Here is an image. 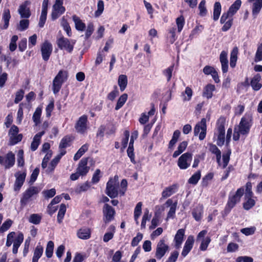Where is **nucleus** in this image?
Instances as JSON below:
<instances>
[{
  "mask_svg": "<svg viewBox=\"0 0 262 262\" xmlns=\"http://www.w3.org/2000/svg\"><path fill=\"white\" fill-rule=\"evenodd\" d=\"M222 10V6L219 2H215L213 6V19L216 21L219 19Z\"/></svg>",
  "mask_w": 262,
  "mask_h": 262,
  "instance_id": "obj_35",
  "label": "nucleus"
},
{
  "mask_svg": "<svg viewBox=\"0 0 262 262\" xmlns=\"http://www.w3.org/2000/svg\"><path fill=\"white\" fill-rule=\"evenodd\" d=\"M238 53V49L237 47H234L230 53V66L232 68H234L236 66Z\"/></svg>",
  "mask_w": 262,
  "mask_h": 262,
  "instance_id": "obj_32",
  "label": "nucleus"
},
{
  "mask_svg": "<svg viewBox=\"0 0 262 262\" xmlns=\"http://www.w3.org/2000/svg\"><path fill=\"white\" fill-rule=\"evenodd\" d=\"M229 19L225 21L224 25L222 27V31L223 32H226L229 30L233 25V17H229Z\"/></svg>",
  "mask_w": 262,
  "mask_h": 262,
  "instance_id": "obj_61",
  "label": "nucleus"
},
{
  "mask_svg": "<svg viewBox=\"0 0 262 262\" xmlns=\"http://www.w3.org/2000/svg\"><path fill=\"white\" fill-rule=\"evenodd\" d=\"M187 145L188 142L186 141H184L180 143L178 145L177 150L173 152L172 157L176 158L178 157L186 149Z\"/></svg>",
  "mask_w": 262,
  "mask_h": 262,
  "instance_id": "obj_37",
  "label": "nucleus"
},
{
  "mask_svg": "<svg viewBox=\"0 0 262 262\" xmlns=\"http://www.w3.org/2000/svg\"><path fill=\"white\" fill-rule=\"evenodd\" d=\"M242 5L241 0H236L229 7L226 12H224L220 19V23L223 24L229 17H232L239 9Z\"/></svg>",
  "mask_w": 262,
  "mask_h": 262,
  "instance_id": "obj_7",
  "label": "nucleus"
},
{
  "mask_svg": "<svg viewBox=\"0 0 262 262\" xmlns=\"http://www.w3.org/2000/svg\"><path fill=\"white\" fill-rule=\"evenodd\" d=\"M15 162L14 154L9 151L6 155L5 159L0 155V164L4 165L5 168H10L14 166Z\"/></svg>",
  "mask_w": 262,
  "mask_h": 262,
  "instance_id": "obj_16",
  "label": "nucleus"
},
{
  "mask_svg": "<svg viewBox=\"0 0 262 262\" xmlns=\"http://www.w3.org/2000/svg\"><path fill=\"white\" fill-rule=\"evenodd\" d=\"M215 90V86L214 84L209 83L204 88L203 92V96L207 99H211L213 96V92Z\"/></svg>",
  "mask_w": 262,
  "mask_h": 262,
  "instance_id": "obj_26",
  "label": "nucleus"
},
{
  "mask_svg": "<svg viewBox=\"0 0 262 262\" xmlns=\"http://www.w3.org/2000/svg\"><path fill=\"white\" fill-rule=\"evenodd\" d=\"M75 42V40H70L63 35H61L56 40V43L58 48L62 50H66L69 53L73 52Z\"/></svg>",
  "mask_w": 262,
  "mask_h": 262,
  "instance_id": "obj_6",
  "label": "nucleus"
},
{
  "mask_svg": "<svg viewBox=\"0 0 262 262\" xmlns=\"http://www.w3.org/2000/svg\"><path fill=\"white\" fill-rule=\"evenodd\" d=\"M53 51L52 43L48 40H45L40 46V51L42 59L45 61L49 60Z\"/></svg>",
  "mask_w": 262,
  "mask_h": 262,
  "instance_id": "obj_12",
  "label": "nucleus"
},
{
  "mask_svg": "<svg viewBox=\"0 0 262 262\" xmlns=\"http://www.w3.org/2000/svg\"><path fill=\"white\" fill-rule=\"evenodd\" d=\"M41 218V216L39 214L34 213L30 215L29 221L33 224L38 225L40 223Z\"/></svg>",
  "mask_w": 262,
  "mask_h": 262,
  "instance_id": "obj_51",
  "label": "nucleus"
},
{
  "mask_svg": "<svg viewBox=\"0 0 262 262\" xmlns=\"http://www.w3.org/2000/svg\"><path fill=\"white\" fill-rule=\"evenodd\" d=\"M211 242V238L209 236L206 237L201 242V245L200 246V249L201 251H206L207 249V247Z\"/></svg>",
  "mask_w": 262,
  "mask_h": 262,
  "instance_id": "obj_60",
  "label": "nucleus"
},
{
  "mask_svg": "<svg viewBox=\"0 0 262 262\" xmlns=\"http://www.w3.org/2000/svg\"><path fill=\"white\" fill-rule=\"evenodd\" d=\"M89 158H83L80 161L76 170L81 174V176H85L90 170V167L87 166Z\"/></svg>",
  "mask_w": 262,
  "mask_h": 262,
  "instance_id": "obj_19",
  "label": "nucleus"
},
{
  "mask_svg": "<svg viewBox=\"0 0 262 262\" xmlns=\"http://www.w3.org/2000/svg\"><path fill=\"white\" fill-rule=\"evenodd\" d=\"M252 185L250 182H248L246 184L245 188V198H252L253 193L252 190Z\"/></svg>",
  "mask_w": 262,
  "mask_h": 262,
  "instance_id": "obj_58",
  "label": "nucleus"
},
{
  "mask_svg": "<svg viewBox=\"0 0 262 262\" xmlns=\"http://www.w3.org/2000/svg\"><path fill=\"white\" fill-rule=\"evenodd\" d=\"M38 188L35 186H31L28 188L23 193L20 199V203L21 206L26 205L29 199L34 194L38 193Z\"/></svg>",
  "mask_w": 262,
  "mask_h": 262,
  "instance_id": "obj_14",
  "label": "nucleus"
},
{
  "mask_svg": "<svg viewBox=\"0 0 262 262\" xmlns=\"http://www.w3.org/2000/svg\"><path fill=\"white\" fill-rule=\"evenodd\" d=\"M63 4V0H55L51 15L53 20L57 19L65 12L66 9Z\"/></svg>",
  "mask_w": 262,
  "mask_h": 262,
  "instance_id": "obj_8",
  "label": "nucleus"
},
{
  "mask_svg": "<svg viewBox=\"0 0 262 262\" xmlns=\"http://www.w3.org/2000/svg\"><path fill=\"white\" fill-rule=\"evenodd\" d=\"M12 223L13 222L11 220L7 219L3 223L2 226L0 227V232L4 233L7 231L11 226Z\"/></svg>",
  "mask_w": 262,
  "mask_h": 262,
  "instance_id": "obj_57",
  "label": "nucleus"
},
{
  "mask_svg": "<svg viewBox=\"0 0 262 262\" xmlns=\"http://www.w3.org/2000/svg\"><path fill=\"white\" fill-rule=\"evenodd\" d=\"M128 98V95L126 93L121 95L118 98L117 104L115 106V110L117 111L121 108L125 104Z\"/></svg>",
  "mask_w": 262,
  "mask_h": 262,
  "instance_id": "obj_40",
  "label": "nucleus"
},
{
  "mask_svg": "<svg viewBox=\"0 0 262 262\" xmlns=\"http://www.w3.org/2000/svg\"><path fill=\"white\" fill-rule=\"evenodd\" d=\"M17 166L18 167H23L25 165V160L24 157V150L20 149L17 153Z\"/></svg>",
  "mask_w": 262,
  "mask_h": 262,
  "instance_id": "obj_56",
  "label": "nucleus"
},
{
  "mask_svg": "<svg viewBox=\"0 0 262 262\" xmlns=\"http://www.w3.org/2000/svg\"><path fill=\"white\" fill-rule=\"evenodd\" d=\"M200 130L201 132L199 134V138L200 140H203L206 137L207 131L206 119L204 118H202L201 121L195 125L194 128V135L198 136Z\"/></svg>",
  "mask_w": 262,
  "mask_h": 262,
  "instance_id": "obj_10",
  "label": "nucleus"
},
{
  "mask_svg": "<svg viewBox=\"0 0 262 262\" xmlns=\"http://www.w3.org/2000/svg\"><path fill=\"white\" fill-rule=\"evenodd\" d=\"M16 180L14 184L13 189L15 191L18 192L20 190L25 181L26 173L24 172L20 173L18 172L15 174Z\"/></svg>",
  "mask_w": 262,
  "mask_h": 262,
  "instance_id": "obj_18",
  "label": "nucleus"
},
{
  "mask_svg": "<svg viewBox=\"0 0 262 262\" xmlns=\"http://www.w3.org/2000/svg\"><path fill=\"white\" fill-rule=\"evenodd\" d=\"M198 9L199 10V15L201 17L205 16L207 13L208 11L206 7V1L202 0L200 3L198 7Z\"/></svg>",
  "mask_w": 262,
  "mask_h": 262,
  "instance_id": "obj_45",
  "label": "nucleus"
},
{
  "mask_svg": "<svg viewBox=\"0 0 262 262\" xmlns=\"http://www.w3.org/2000/svg\"><path fill=\"white\" fill-rule=\"evenodd\" d=\"M91 234V230L89 228H80L77 231V236L82 239H88L90 238Z\"/></svg>",
  "mask_w": 262,
  "mask_h": 262,
  "instance_id": "obj_31",
  "label": "nucleus"
},
{
  "mask_svg": "<svg viewBox=\"0 0 262 262\" xmlns=\"http://www.w3.org/2000/svg\"><path fill=\"white\" fill-rule=\"evenodd\" d=\"M23 138V136L21 134H18L16 135L10 136L9 139V144L10 145H14L20 142L22 140Z\"/></svg>",
  "mask_w": 262,
  "mask_h": 262,
  "instance_id": "obj_50",
  "label": "nucleus"
},
{
  "mask_svg": "<svg viewBox=\"0 0 262 262\" xmlns=\"http://www.w3.org/2000/svg\"><path fill=\"white\" fill-rule=\"evenodd\" d=\"M72 19L75 23V28L77 31H83L85 29V24L82 22L78 16L74 15L72 16Z\"/></svg>",
  "mask_w": 262,
  "mask_h": 262,
  "instance_id": "obj_29",
  "label": "nucleus"
},
{
  "mask_svg": "<svg viewBox=\"0 0 262 262\" xmlns=\"http://www.w3.org/2000/svg\"><path fill=\"white\" fill-rule=\"evenodd\" d=\"M69 73L66 70H60L53 80L52 91L54 94H57L60 90L62 84L68 79Z\"/></svg>",
  "mask_w": 262,
  "mask_h": 262,
  "instance_id": "obj_2",
  "label": "nucleus"
},
{
  "mask_svg": "<svg viewBox=\"0 0 262 262\" xmlns=\"http://www.w3.org/2000/svg\"><path fill=\"white\" fill-rule=\"evenodd\" d=\"M29 20L27 18L21 19L19 24L17 25V29L20 31L27 30L29 26Z\"/></svg>",
  "mask_w": 262,
  "mask_h": 262,
  "instance_id": "obj_44",
  "label": "nucleus"
},
{
  "mask_svg": "<svg viewBox=\"0 0 262 262\" xmlns=\"http://www.w3.org/2000/svg\"><path fill=\"white\" fill-rule=\"evenodd\" d=\"M143 236V235L142 233L138 232L137 235L133 238L131 242V246L132 247L137 246L140 242L142 239Z\"/></svg>",
  "mask_w": 262,
  "mask_h": 262,
  "instance_id": "obj_62",
  "label": "nucleus"
},
{
  "mask_svg": "<svg viewBox=\"0 0 262 262\" xmlns=\"http://www.w3.org/2000/svg\"><path fill=\"white\" fill-rule=\"evenodd\" d=\"M43 251V247L41 245H37L34 251L33 256L32 257V262H38V259L42 255Z\"/></svg>",
  "mask_w": 262,
  "mask_h": 262,
  "instance_id": "obj_36",
  "label": "nucleus"
},
{
  "mask_svg": "<svg viewBox=\"0 0 262 262\" xmlns=\"http://www.w3.org/2000/svg\"><path fill=\"white\" fill-rule=\"evenodd\" d=\"M61 26L66 32L68 37H71L72 35L71 27L67 20L63 16L61 20Z\"/></svg>",
  "mask_w": 262,
  "mask_h": 262,
  "instance_id": "obj_38",
  "label": "nucleus"
},
{
  "mask_svg": "<svg viewBox=\"0 0 262 262\" xmlns=\"http://www.w3.org/2000/svg\"><path fill=\"white\" fill-rule=\"evenodd\" d=\"M60 160V159L57 156L52 160L47 169L49 173L52 172L54 170Z\"/></svg>",
  "mask_w": 262,
  "mask_h": 262,
  "instance_id": "obj_53",
  "label": "nucleus"
},
{
  "mask_svg": "<svg viewBox=\"0 0 262 262\" xmlns=\"http://www.w3.org/2000/svg\"><path fill=\"white\" fill-rule=\"evenodd\" d=\"M151 217V214H149V211L146 210L144 212L142 216L141 224V229H145L146 228V224L147 221H149Z\"/></svg>",
  "mask_w": 262,
  "mask_h": 262,
  "instance_id": "obj_52",
  "label": "nucleus"
},
{
  "mask_svg": "<svg viewBox=\"0 0 262 262\" xmlns=\"http://www.w3.org/2000/svg\"><path fill=\"white\" fill-rule=\"evenodd\" d=\"M179 187V185L178 184L174 183L165 188L162 192V198L163 199H166L170 196L178 191Z\"/></svg>",
  "mask_w": 262,
  "mask_h": 262,
  "instance_id": "obj_20",
  "label": "nucleus"
},
{
  "mask_svg": "<svg viewBox=\"0 0 262 262\" xmlns=\"http://www.w3.org/2000/svg\"><path fill=\"white\" fill-rule=\"evenodd\" d=\"M41 115V109L40 108L37 107L32 117L33 120L36 124H37L40 122Z\"/></svg>",
  "mask_w": 262,
  "mask_h": 262,
  "instance_id": "obj_59",
  "label": "nucleus"
},
{
  "mask_svg": "<svg viewBox=\"0 0 262 262\" xmlns=\"http://www.w3.org/2000/svg\"><path fill=\"white\" fill-rule=\"evenodd\" d=\"M201 177V171L200 170H198L189 179L188 183L190 184L196 185Z\"/></svg>",
  "mask_w": 262,
  "mask_h": 262,
  "instance_id": "obj_43",
  "label": "nucleus"
},
{
  "mask_svg": "<svg viewBox=\"0 0 262 262\" xmlns=\"http://www.w3.org/2000/svg\"><path fill=\"white\" fill-rule=\"evenodd\" d=\"M220 60L222 65V70L223 73H226L228 70V60L227 58V53L222 51L220 55Z\"/></svg>",
  "mask_w": 262,
  "mask_h": 262,
  "instance_id": "obj_24",
  "label": "nucleus"
},
{
  "mask_svg": "<svg viewBox=\"0 0 262 262\" xmlns=\"http://www.w3.org/2000/svg\"><path fill=\"white\" fill-rule=\"evenodd\" d=\"M261 76L260 74H255L251 79L250 85L254 91H258L262 88V84L260 83Z\"/></svg>",
  "mask_w": 262,
  "mask_h": 262,
  "instance_id": "obj_22",
  "label": "nucleus"
},
{
  "mask_svg": "<svg viewBox=\"0 0 262 262\" xmlns=\"http://www.w3.org/2000/svg\"><path fill=\"white\" fill-rule=\"evenodd\" d=\"M252 117L250 114H246L241 120L238 126L239 133L242 135H247L249 132L252 125Z\"/></svg>",
  "mask_w": 262,
  "mask_h": 262,
  "instance_id": "obj_5",
  "label": "nucleus"
},
{
  "mask_svg": "<svg viewBox=\"0 0 262 262\" xmlns=\"http://www.w3.org/2000/svg\"><path fill=\"white\" fill-rule=\"evenodd\" d=\"M194 242V240L193 236L189 235L188 237V238L184 244V247H183V250H182V252L181 253L183 257H185L189 253V252L191 251V250L192 249V248L193 247Z\"/></svg>",
  "mask_w": 262,
  "mask_h": 262,
  "instance_id": "obj_21",
  "label": "nucleus"
},
{
  "mask_svg": "<svg viewBox=\"0 0 262 262\" xmlns=\"http://www.w3.org/2000/svg\"><path fill=\"white\" fill-rule=\"evenodd\" d=\"M108 229L111 232H106L103 236V240L105 243L108 242L109 241L112 239L113 238L114 233L115 232V227L113 225H111L109 227Z\"/></svg>",
  "mask_w": 262,
  "mask_h": 262,
  "instance_id": "obj_42",
  "label": "nucleus"
},
{
  "mask_svg": "<svg viewBox=\"0 0 262 262\" xmlns=\"http://www.w3.org/2000/svg\"><path fill=\"white\" fill-rule=\"evenodd\" d=\"M262 60V42L258 46L255 54V61H260Z\"/></svg>",
  "mask_w": 262,
  "mask_h": 262,
  "instance_id": "obj_64",
  "label": "nucleus"
},
{
  "mask_svg": "<svg viewBox=\"0 0 262 262\" xmlns=\"http://www.w3.org/2000/svg\"><path fill=\"white\" fill-rule=\"evenodd\" d=\"M66 206L64 204H61L57 214V222L61 223L64 216L66 212Z\"/></svg>",
  "mask_w": 262,
  "mask_h": 262,
  "instance_id": "obj_47",
  "label": "nucleus"
},
{
  "mask_svg": "<svg viewBox=\"0 0 262 262\" xmlns=\"http://www.w3.org/2000/svg\"><path fill=\"white\" fill-rule=\"evenodd\" d=\"M176 21L178 27V31L180 33L182 31L185 23V18L184 16L181 15L177 18Z\"/></svg>",
  "mask_w": 262,
  "mask_h": 262,
  "instance_id": "obj_55",
  "label": "nucleus"
},
{
  "mask_svg": "<svg viewBox=\"0 0 262 262\" xmlns=\"http://www.w3.org/2000/svg\"><path fill=\"white\" fill-rule=\"evenodd\" d=\"M88 116L83 115L80 117L77 121L75 128L77 133L84 134L88 129Z\"/></svg>",
  "mask_w": 262,
  "mask_h": 262,
  "instance_id": "obj_15",
  "label": "nucleus"
},
{
  "mask_svg": "<svg viewBox=\"0 0 262 262\" xmlns=\"http://www.w3.org/2000/svg\"><path fill=\"white\" fill-rule=\"evenodd\" d=\"M203 213V206L202 205H198L194 208L192 211V215L196 221L201 220Z\"/></svg>",
  "mask_w": 262,
  "mask_h": 262,
  "instance_id": "obj_28",
  "label": "nucleus"
},
{
  "mask_svg": "<svg viewBox=\"0 0 262 262\" xmlns=\"http://www.w3.org/2000/svg\"><path fill=\"white\" fill-rule=\"evenodd\" d=\"M118 177L115 176L114 178H111L106 183L105 193L111 199L118 196L119 194Z\"/></svg>",
  "mask_w": 262,
  "mask_h": 262,
  "instance_id": "obj_3",
  "label": "nucleus"
},
{
  "mask_svg": "<svg viewBox=\"0 0 262 262\" xmlns=\"http://www.w3.org/2000/svg\"><path fill=\"white\" fill-rule=\"evenodd\" d=\"M249 3H251L253 1L255 2L253 4L252 6V15L254 18H256L260 12L262 8V0H248Z\"/></svg>",
  "mask_w": 262,
  "mask_h": 262,
  "instance_id": "obj_27",
  "label": "nucleus"
},
{
  "mask_svg": "<svg viewBox=\"0 0 262 262\" xmlns=\"http://www.w3.org/2000/svg\"><path fill=\"white\" fill-rule=\"evenodd\" d=\"M54 248V242L52 241H50L48 242L47 247L46 248V255L48 258H51L53 253V250Z\"/></svg>",
  "mask_w": 262,
  "mask_h": 262,
  "instance_id": "obj_46",
  "label": "nucleus"
},
{
  "mask_svg": "<svg viewBox=\"0 0 262 262\" xmlns=\"http://www.w3.org/2000/svg\"><path fill=\"white\" fill-rule=\"evenodd\" d=\"M104 10V3L102 0H99L97 3V10L95 12V16H99Z\"/></svg>",
  "mask_w": 262,
  "mask_h": 262,
  "instance_id": "obj_63",
  "label": "nucleus"
},
{
  "mask_svg": "<svg viewBox=\"0 0 262 262\" xmlns=\"http://www.w3.org/2000/svg\"><path fill=\"white\" fill-rule=\"evenodd\" d=\"M11 18L10 10L8 8H5L2 15V20L4 21V25L2 28L3 29H7L9 25V21Z\"/></svg>",
  "mask_w": 262,
  "mask_h": 262,
  "instance_id": "obj_30",
  "label": "nucleus"
},
{
  "mask_svg": "<svg viewBox=\"0 0 262 262\" xmlns=\"http://www.w3.org/2000/svg\"><path fill=\"white\" fill-rule=\"evenodd\" d=\"M226 119L224 117H221L217 121L216 125L218 135H225Z\"/></svg>",
  "mask_w": 262,
  "mask_h": 262,
  "instance_id": "obj_33",
  "label": "nucleus"
},
{
  "mask_svg": "<svg viewBox=\"0 0 262 262\" xmlns=\"http://www.w3.org/2000/svg\"><path fill=\"white\" fill-rule=\"evenodd\" d=\"M118 84L121 92H123L127 85V77L126 75H120L118 77Z\"/></svg>",
  "mask_w": 262,
  "mask_h": 262,
  "instance_id": "obj_34",
  "label": "nucleus"
},
{
  "mask_svg": "<svg viewBox=\"0 0 262 262\" xmlns=\"http://www.w3.org/2000/svg\"><path fill=\"white\" fill-rule=\"evenodd\" d=\"M89 145L84 144L78 150L74 156V160L77 161L88 150Z\"/></svg>",
  "mask_w": 262,
  "mask_h": 262,
  "instance_id": "obj_41",
  "label": "nucleus"
},
{
  "mask_svg": "<svg viewBox=\"0 0 262 262\" xmlns=\"http://www.w3.org/2000/svg\"><path fill=\"white\" fill-rule=\"evenodd\" d=\"M174 67V64H172L162 72L163 74L166 77L167 82H169L171 79Z\"/></svg>",
  "mask_w": 262,
  "mask_h": 262,
  "instance_id": "obj_48",
  "label": "nucleus"
},
{
  "mask_svg": "<svg viewBox=\"0 0 262 262\" xmlns=\"http://www.w3.org/2000/svg\"><path fill=\"white\" fill-rule=\"evenodd\" d=\"M244 187H241L238 188L235 193L230 192L227 203L224 209V211L226 214L229 213L236 204L241 201V198L244 194Z\"/></svg>",
  "mask_w": 262,
  "mask_h": 262,
  "instance_id": "obj_1",
  "label": "nucleus"
},
{
  "mask_svg": "<svg viewBox=\"0 0 262 262\" xmlns=\"http://www.w3.org/2000/svg\"><path fill=\"white\" fill-rule=\"evenodd\" d=\"M165 242V240L162 238L157 244L155 253L157 259H161L169 250V246Z\"/></svg>",
  "mask_w": 262,
  "mask_h": 262,
  "instance_id": "obj_13",
  "label": "nucleus"
},
{
  "mask_svg": "<svg viewBox=\"0 0 262 262\" xmlns=\"http://www.w3.org/2000/svg\"><path fill=\"white\" fill-rule=\"evenodd\" d=\"M185 230L184 229H179L174 237V242L175 243V247L176 249H179L183 241L185 236Z\"/></svg>",
  "mask_w": 262,
  "mask_h": 262,
  "instance_id": "obj_23",
  "label": "nucleus"
},
{
  "mask_svg": "<svg viewBox=\"0 0 262 262\" xmlns=\"http://www.w3.org/2000/svg\"><path fill=\"white\" fill-rule=\"evenodd\" d=\"M117 131V127L115 123L109 122L106 125L102 124L98 127L96 133V137L103 139L105 135L107 137L111 135H115Z\"/></svg>",
  "mask_w": 262,
  "mask_h": 262,
  "instance_id": "obj_4",
  "label": "nucleus"
},
{
  "mask_svg": "<svg viewBox=\"0 0 262 262\" xmlns=\"http://www.w3.org/2000/svg\"><path fill=\"white\" fill-rule=\"evenodd\" d=\"M181 135V132L179 130H176L173 134L172 139L169 142L168 148L172 149L176 143L177 142Z\"/></svg>",
  "mask_w": 262,
  "mask_h": 262,
  "instance_id": "obj_39",
  "label": "nucleus"
},
{
  "mask_svg": "<svg viewBox=\"0 0 262 262\" xmlns=\"http://www.w3.org/2000/svg\"><path fill=\"white\" fill-rule=\"evenodd\" d=\"M246 201L243 203V208L246 210H249L255 205V201L252 198H245Z\"/></svg>",
  "mask_w": 262,
  "mask_h": 262,
  "instance_id": "obj_49",
  "label": "nucleus"
},
{
  "mask_svg": "<svg viewBox=\"0 0 262 262\" xmlns=\"http://www.w3.org/2000/svg\"><path fill=\"white\" fill-rule=\"evenodd\" d=\"M31 4L30 1H25L18 8V12L21 18H28L31 15L30 8L28 7Z\"/></svg>",
  "mask_w": 262,
  "mask_h": 262,
  "instance_id": "obj_17",
  "label": "nucleus"
},
{
  "mask_svg": "<svg viewBox=\"0 0 262 262\" xmlns=\"http://www.w3.org/2000/svg\"><path fill=\"white\" fill-rule=\"evenodd\" d=\"M74 140V137L72 135L65 136L60 142L59 148H66L70 146Z\"/></svg>",
  "mask_w": 262,
  "mask_h": 262,
  "instance_id": "obj_25",
  "label": "nucleus"
},
{
  "mask_svg": "<svg viewBox=\"0 0 262 262\" xmlns=\"http://www.w3.org/2000/svg\"><path fill=\"white\" fill-rule=\"evenodd\" d=\"M192 158V154L187 152L182 154L178 160V166L181 169H186L191 164Z\"/></svg>",
  "mask_w": 262,
  "mask_h": 262,
  "instance_id": "obj_11",
  "label": "nucleus"
},
{
  "mask_svg": "<svg viewBox=\"0 0 262 262\" xmlns=\"http://www.w3.org/2000/svg\"><path fill=\"white\" fill-rule=\"evenodd\" d=\"M103 220L105 224H108L115 219L116 211L108 204L105 203L102 208Z\"/></svg>",
  "mask_w": 262,
  "mask_h": 262,
  "instance_id": "obj_9",
  "label": "nucleus"
},
{
  "mask_svg": "<svg viewBox=\"0 0 262 262\" xmlns=\"http://www.w3.org/2000/svg\"><path fill=\"white\" fill-rule=\"evenodd\" d=\"M119 94V92L117 85H114L113 87V90L108 94L107 95V98L109 100L112 101H114L116 97Z\"/></svg>",
  "mask_w": 262,
  "mask_h": 262,
  "instance_id": "obj_54",
  "label": "nucleus"
}]
</instances>
